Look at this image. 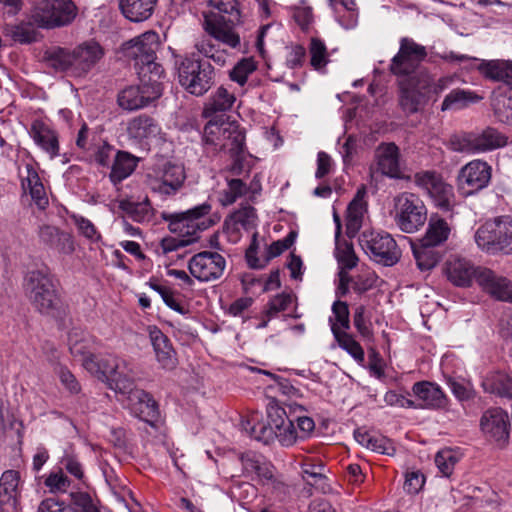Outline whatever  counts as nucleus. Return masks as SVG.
Returning a JSON list of instances; mask_svg holds the SVG:
<instances>
[{
    "label": "nucleus",
    "mask_w": 512,
    "mask_h": 512,
    "mask_svg": "<svg viewBox=\"0 0 512 512\" xmlns=\"http://www.w3.org/2000/svg\"><path fill=\"white\" fill-rule=\"evenodd\" d=\"M149 337L158 363L166 370H173L178 360L170 339L156 326L149 327Z\"/></svg>",
    "instance_id": "412c9836"
},
{
    "label": "nucleus",
    "mask_w": 512,
    "mask_h": 512,
    "mask_svg": "<svg viewBox=\"0 0 512 512\" xmlns=\"http://www.w3.org/2000/svg\"><path fill=\"white\" fill-rule=\"evenodd\" d=\"M366 307L359 305L355 308L353 315V324L358 333L364 338H370L372 331L370 328V322L365 318Z\"/></svg>",
    "instance_id": "774afa93"
},
{
    "label": "nucleus",
    "mask_w": 512,
    "mask_h": 512,
    "mask_svg": "<svg viewBox=\"0 0 512 512\" xmlns=\"http://www.w3.org/2000/svg\"><path fill=\"white\" fill-rule=\"evenodd\" d=\"M196 50L203 56L212 59L217 65L226 64L227 53L225 50L218 49L209 38H203L195 44Z\"/></svg>",
    "instance_id": "3c124183"
},
{
    "label": "nucleus",
    "mask_w": 512,
    "mask_h": 512,
    "mask_svg": "<svg viewBox=\"0 0 512 512\" xmlns=\"http://www.w3.org/2000/svg\"><path fill=\"white\" fill-rule=\"evenodd\" d=\"M453 82V76H443L435 80L423 68L415 75L398 79V104L406 115L415 114L425 107L429 99H436Z\"/></svg>",
    "instance_id": "f257e3e1"
},
{
    "label": "nucleus",
    "mask_w": 512,
    "mask_h": 512,
    "mask_svg": "<svg viewBox=\"0 0 512 512\" xmlns=\"http://www.w3.org/2000/svg\"><path fill=\"white\" fill-rule=\"evenodd\" d=\"M202 139L214 151L225 150L232 156L243 153L245 147L244 132L236 122L229 121L223 115L206 123Z\"/></svg>",
    "instance_id": "39448f33"
},
{
    "label": "nucleus",
    "mask_w": 512,
    "mask_h": 512,
    "mask_svg": "<svg viewBox=\"0 0 512 512\" xmlns=\"http://www.w3.org/2000/svg\"><path fill=\"white\" fill-rule=\"evenodd\" d=\"M226 260L217 253L203 251L195 254L188 263L190 274L201 282L219 279L225 270Z\"/></svg>",
    "instance_id": "2eb2a0df"
},
{
    "label": "nucleus",
    "mask_w": 512,
    "mask_h": 512,
    "mask_svg": "<svg viewBox=\"0 0 512 512\" xmlns=\"http://www.w3.org/2000/svg\"><path fill=\"white\" fill-rule=\"evenodd\" d=\"M34 24H30L29 19L26 23L15 26L12 30V37L20 43H31L36 40L37 32Z\"/></svg>",
    "instance_id": "0e129e2a"
},
{
    "label": "nucleus",
    "mask_w": 512,
    "mask_h": 512,
    "mask_svg": "<svg viewBox=\"0 0 512 512\" xmlns=\"http://www.w3.org/2000/svg\"><path fill=\"white\" fill-rule=\"evenodd\" d=\"M481 268L474 266L465 259H452L446 263V274L448 279L456 286L468 287L473 278L477 280L478 271Z\"/></svg>",
    "instance_id": "393cba45"
},
{
    "label": "nucleus",
    "mask_w": 512,
    "mask_h": 512,
    "mask_svg": "<svg viewBox=\"0 0 512 512\" xmlns=\"http://www.w3.org/2000/svg\"><path fill=\"white\" fill-rule=\"evenodd\" d=\"M377 169L391 178H402L399 164V148L394 143H381L375 149Z\"/></svg>",
    "instance_id": "4be33fe9"
},
{
    "label": "nucleus",
    "mask_w": 512,
    "mask_h": 512,
    "mask_svg": "<svg viewBox=\"0 0 512 512\" xmlns=\"http://www.w3.org/2000/svg\"><path fill=\"white\" fill-rule=\"evenodd\" d=\"M256 70V63L252 58H244L230 71L231 80L243 86L248 76Z\"/></svg>",
    "instance_id": "6e6d98bb"
},
{
    "label": "nucleus",
    "mask_w": 512,
    "mask_h": 512,
    "mask_svg": "<svg viewBox=\"0 0 512 512\" xmlns=\"http://www.w3.org/2000/svg\"><path fill=\"white\" fill-rule=\"evenodd\" d=\"M478 247L490 254H512V222L495 218L481 225L475 233Z\"/></svg>",
    "instance_id": "0eeeda50"
},
{
    "label": "nucleus",
    "mask_w": 512,
    "mask_h": 512,
    "mask_svg": "<svg viewBox=\"0 0 512 512\" xmlns=\"http://www.w3.org/2000/svg\"><path fill=\"white\" fill-rule=\"evenodd\" d=\"M256 218V210L254 207L250 205L241 206L230 216V219L235 224H240L242 227L246 229L255 226Z\"/></svg>",
    "instance_id": "bf43d9fd"
},
{
    "label": "nucleus",
    "mask_w": 512,
    "mask_h": 512,
    "mask_svg": "<svg viewBox=\"0 0 512 512\" xmlns=\"http://www.w3.org/2000/svg\"><path fill=\"white\" fill-rule=\"evenodd\" d=\"M30 24H34L38 28L52 29L53 19L51 14L50 2H42L34 6L28 15Z\"/></svg>",
    "instance_id": "de8ad7c7"
},
{
    "label": "nucleus",
    "mask_w": 512,
    "mask_h": 512,
    "mask_svg": "<svg viewBox=\"0 0 512 512\" xmlns=\"http://www.w3.org/2000/svg\"><path fill=\"white\" fill-rule=\"evenodd\" d=\"M310 53V64L311 66L319 70L328 63V53L324 42L318 38H312L309 46Z\"/></svg>",
    "instance_id": "5fc2aeb1"
},
{
    "label": "nucleus",
    "mask_w": 512,
    "mask_h": 512,
    "mask_svg": "<svg viewBox=\"0 0 512 512\" xmlns=\"http://www.w3.org/2000/svg\"><path fill=\"white\" fill-rule=\"evenodd\" d=\"M332 312L335 315L336 323L340 330L346 331L350 328L349 308L344 301L337 300L332 305Z\"/></svg>",
    "instance_id": "69168bd1"
},
{
    "label": "nucleus",
    "mask_w": 512,
    "mask_h": 512,
    "mask_svg": "<svg viewBox=\"0 0 512 512\" xmlns=\"http://www.w3.org/2000/svg\"><path fill=\"white\" fill-rule=\"evenodd\" d=\"M414 394L423 402L421 407L442 409L447 405V398L439 386L430 382H417L412 388Z\"/></svg>",
    "instance_id": "bb28decb"
},
{
    "label": "nucleus",
    "mask_w": 512,
    "mask_h": 512,
    "mask_svg": "<svg viewBox=\"0 0 512 512\" xmlns=\"http://www.w3.org/2000/svg\"><path fill=\"white\" fill-rule=\"evenodd\" d=\"M359 243L370 258L385 266L396 264L401 257L396 241L389 234L364 231L359 237Z\"/></svg>",
    "instance_id": "9b49d317"
},
{
    "label": "nucleus",
    "mask_w": 512,
    "mask_h": 512,
    "mask_svg": "<svg viewBox=\"0 0 512 512\" xmlns=\"http://www.w3.org/2000/svg\"><path fill=\"white\" fill-rule=\"evenodd\" d=\"M427 57L426 48L413 39L404 37L400 40L398 53L392 58L390 71L400 78L417 74L421 63Z\"/></svg>",
    "instance_id": "f8f14e48"
},
{
    "label": "nucleus",
    "mask_w": 512,
    "mask_h": 512,
    "mask_svg": "<svg viewBox=\"0 0 512 512\" xmlns=\"http://www.w3.org/2000/svg\"><path fill=\"white\" fill-rule=\"evenodd\" d=\"M158 125L155 120L148 115H139L129 121L128 134L138 140L147 139L158 133Z\"/></svg>",
    "instance_id": "e433bc0d"
},
{
    "label": "nucleus",
    "mask_w": 512,
    "mask_h": 512,
    "mask_svg": "<svg viewBox=\"0 0 512 512\" xmlns=\"http://www.w3.org/2000/svg\"><path fill=\"white\" fill-rule=\"evenodd\" d=\"M235 100L236 98L233 93L229 92L224 87H219L205 105L203 115L205 117H211L217 112H225L231 109Z\"/></svg>",
    "instance_id": "4c0bfd02"
},
{
    "label": "nucleus",
    "mask_w": 512,
    "mask_h": 512,
    "mask_svg": "<svg viewBox=\"0 0 512 512\" xmlns=\"http://www.w3.org/2000/svg\"><path fill=\"white\" fill-rule=\"evenodd\" d=\"M416 264L421 271H428L434 268L439 262L440 256L434 250V246L425 245L422 241L412 245Z\"/></svg>",
    "instance_id": "79ce46f5"
},
{
    "label": "nucleus",
    "mask_w": 512,
    "mask_h": 512,
    "mask_svg": "<svg viewBox=\"0 0 512 512\" xmlns=\"http://www.w3.org/2000/svg\"><path fill=\"white\" fill-rule=\"evenodd\" d=\"M138 159L126 151H117L111 165L109 179L113 185L120 184L128 178L137 166Z\"/></svg>",
    "instance_id": "2f4dec72"
},
{
    "label": "nucleus",
    "mask_w": 512,
    "mask_h": 512,
    "mask_svg": "<svg viewBox=\"0 0 512 512\" xmlns=\"http://www.w3.org/2000/svg\"><path fill=\"white\" fill-rule=\"evenodd\" d=\"M415 184L424 189L436 206L444 211L451 210L454 202L452 185L446 183L435 171H421L414 175Z\"/></svg>",
    "instance_id": "4468645a"
},
{
    "label": "nucleus",
    "mask_w": 512,
    "mask_h": 512,
    "mask_svg": "<svg viewBox=\"0 0 512 512\" xmlns=\"http://www.w3.org/2000/svg\"><path fill=\"white\" fill-rule=\"evenodd\" d=\"M268 423L274 432H277L284 426L290 418L285 408L275 403H270L267 407Z\"/></svg>",
    "instance_id": "13d9d810"
},
{
    "label": "nucleus",
    "mask_w": 512,
    "mask_h": 512,
    "mask_svg": "<svg viewBox=\"0 0 512 512\" xmlns=\"http://www.w3.org/2000/svg\"><path fill=\"white\" fill-rule=\"evenodd\" d=\"M483 433L499 445L507 443L510 434V420L506 411L496 407L486 410L480 420Z\"/></svg>",
    "instance_id": "f3484780"
},
{
    "label": "nucleus",
    "mask_w": 512,
    "mask_h": 512,
    "mask_svg": "<svg viewBox=\"0 0 512 512\" xmlns=\"http://www.w3.org/2000/svg\"><path fill=\"white\" fill-rule=\"evenodd\" d=\"M30 135L34 142L49 154L50 158L59 155L58 134L49 126L41 121H34L31 125Z\"/></svg>",
    "instance_id": "a878e982"
},
{
    "label": "nucleus",
    "mask_w": 512,
    "mask_h": 512,
    "mask_svg": "<svg viewBox=\"0 0 512 512\" xmlns=\"http://www.w3.org/2000/svg\"><path fill=\"white\" fill-rule=\"evenodd\" d=\"M492 107L501 121L512 120V87H499L494 91Z\"/></svg>",
    "instance_id": "ea45409f"
},
{
    "label": "nucleus",
    "mask_w": 512,
    "mask_h": 512,
    "mask_svg": "<svg viewBox=\"0 0 512 512\" xmlns=\"http://www.w3.org/2000/svg\"><path fill=\"white\" fill-rule=\"evenodd\" d=\"M458 461L459 457L452 449H442L435 456V464L439 472L445 477L452 474Z\"/></svg>",
    "instance_id": "864d4df0"
},
{
    "label": "nucleus",
    "mask_w": 512,
    "mask_h": 512,
    "mask_svg": "<svg viewBox=\"0 0 512 512\" xmlns=\"http://www.w3.org/2000/svg\"><path fill=\"white\" fill-rule=\"evenodd\" d=\"M335 253L341 268L350 270L354 268L358 263V258L354 252L352 244L350 243H337Z\"/></svg>",
    "instance_id": "4d7b16f0"
},
{
    "label": "nucleus",
    "mask_w": 512,
    "mask_h": 512,
    "mask_svg": "<svg viewBox=\"0 0 512 512\" xmlns=\"http://www.w3.org/2000/svg\"><path fill=\"white\" fill-rule=\"evenodd\" d=\"M451 232L449 224L438 216H432L429 220L425 235L420 239L425 245L438 246L444 243Z\"/></svg>",
    "instance_id": "473e14b6"
},
{
    "label": "nucleus",
    "mask_w": 512,
    "mask_h": 512,
    "mask_svg": "<svg viewBox=\"0 0 512 512\" xmlns=\"http://www.w3.org/2000/svg\"><path fill=\"white\" fill-rule=\"evenodd\" d=\"M72 220L79 233L91 242H98L101 239V234L89 219L80 215H73Z\"/></svg>",
    "instance_id": "052dcab7"
},
{
    "label": "nucleus",
    "mask_w": 512,
    "mask_h": 512,
    "mask_svg": "<svg viewBox=\"0 0 512 512\" xmlns=\"http://www.w3.org/2000/svg\"><path fill=\"white\" fill-rule=\"evenodd\" d=\"M184 167L171 162L156 165L146 175V185L162 198L176 195L184 186Z\"/></svg>",
    "instance_id": "6e6552de"
},
{
    "label": "nucleus",
    "mask_w": 512,
    "mask_h": 512,
    "mask_svg": "<svg viewBox=\"0 0 512 512\" xmlns=\"http://www.w3.org/2000/svg\"><path fill=\"white\" fill-rule=\"evenodd\" d=\"M134 373L133 369L130 367L129 362L127 361V369L121 368L114 377L110 380V387L115 391L122 394L132 395L136 389H134Z\"/></svg>",
    "instance_id": "49530a36"
},
{
    "label": "nucleus",
    "mask_w": 512,
    "mask_h": 512,
    "mask_svg": "<svg viewBox=\"0 0 512 512\" xmlns=\"http://www.w3.org/2000/svg\"><path fill=\"white\" fill-rule=\"evenodd\" d=\"M103 47L94 40L85 41L69 50L57 47L45 56L47 66L56 72H64L72 77L86 76L103 58Z\"/></svg>",
    "instance_id": "f03ea898"
},
{
    "label": "nucleus",
    "mask_w": 512,
    "mask_h": 512,
    "mask_svg": "<svg viewBox=\"0 0 512 512\" xmlns=\"http://www.w3.org/2000/svg\"><path fill=\"white\" fill-rule=\"evenodd\" d=\"M236 23H230L226 16L218 14H204L203 28L209 36L231 48L240 45V36L234 30Z\"/></svg>",
    "instance_id": "a211bd4d"
},
{
    "label": "nucleus",
    "mask_w": 512,
    "mask_h": 512,
    "mask_svg": "<svg viewBox=\"0 0 512 512\" xmlns=\"http://www.w3.org/2000/svg\"><path fill=\"white\" fill-rule=\"evenodd\" d=\"M19 481L17 471L7 470L0 478V510L1 512H17L19 505Z\"/></svg>",
    "instance_id": "aec40b11"
},
{
    "label": "nucleus",
    "mask_w": 512,
    "mask_h": 512,
    "mask_svg": "<svg viewBox=\"0 0 512 512\" xmlns=\"http://www.w3.org/2000/svg\"><path fill=\"white\" fill-rule=\"evenodd\" d=\"M469 147L474 153H483L501 148L507 144V138L496 129L487 127L478 134H472Z\"/></svg>",
    "instance_id": "7c9ffc66"
},
{
    "label": "nucleus",
    "mask_w": 512,
    "mask_h": 512,
    "mask_svg": "<svg viewBox=\"0 0 512 512\" xmlns=\"http://www.w3.org/2000/svg\"><path fill=\"white\" fill-rule=\"evenodd\" d=\"M241 460L245 472L254 473L259 478L267 480L273 477L271 466L268 463L260 460L259 458L255 456L245 455L242 456Z\"/></svg>",
    "instance_id": "8fccbe9b"
},
{
    "label": "nucleus",
    "mask_w": 512,
    "mask_h": 512,
    "mask_svg": "<svg viewBox=\"0 0 512 512\" xmlns=\"http://www.w3.org/2000/svg\"><path fill=\"white\" fill-rule=\"evenodd\" d=\"M331 330L338 345L350 354L355 361L362 364L365 359L364 350L354 337L346 331L340 330L337 325H332Z\"/></svg>",
    "instance_id": "a19ab883"
},
{
    "label": "nucleus",
    "mask_w": 512,
    "mask_h": 512,
    "mask_svg": "<svg viewBox=\"0 0 512 512\" xmlns=\"http://www.w3.org/2000/svg\"><path fill=\"white\" fill-rule=\"evenodd\" d=\"M243 428L245 431L249 432L251 437L264 444H269L275 439L276 434L269 423L256 421L254 416L243 423Z\"/></svg>",
    "instance_id": "c03bdc74"
},
{
    "label": "nucleus",
    "mask_w": 512,
    "mask_h": 512,
    "mask_svg": "<svg viewBox=\"0 0 512 512\" xmlns=\"http://www.w3.org/2000/svg\"><path fill=\"white\" fill-rule=\"evenodd\" d=\"M132 411L143 421L153 423L159 417L156 401L144 390L137 389L129 396Z\"/></svg>",
    "instance_id": "b1692460"
},
{
    "label": "nucleus",
    "mask_w": 512,
    "mask_h": 512,
    "mask_svg": "<svg viewBox=\"0 0 512 512\" xmlns=\"http://www.w3.org/2000/svg\"><path fill=\"white\" fill-rule=\"evenodd\" d=\"M478 71L488 80L502 82L510 87L512 84V61L482 60Z\"/></svg>",
    "instance_id": "cd10ccee"
},
{
    "label": "nucleus",
    "mask_w": 512,
    "mask_h": 512,
    "mask_svg": "<svg viewBox=\"0 0 512 512\" xmlns=\"http://www.w3.org/2000/svg\"><path fill=\"white\" fill-rule=\"evenodd\" d=\"M395 222L406 233H414L427 219L423 201L415 194L404 192L394 198Z\"/></svg>",
    "instance_id": "9d476101"
},
{
    "label": "nucleus",
    "mask_w": 512,
    "mask_h": 512,
    "mask_svg": "<svg viewBox=\"0 0 512 512\" xmlns=\"http://www.w3.org/2000/svg\"><path fill=\"white\" fill-rule=\"evenodd\" d=\"M53 27L67 26L77 16V6L72 0H53L50 2Z\"/></svg>",
    "instance_id": "72a5a7b5"
},
{
    "label": "nucleus",
    "mask_w": 512,
    "mask_h": 512,
    "mask_svg": "<svg viewBox=\"0 0 512 512\" xmlns=\"http://www.w3.org/2000/svg\"><path fill=\"white\" fill-rule=\"evenodd\" d=\"M208 4L217 10V12H210L209 14L226 16V20L230 23H238L240 21L237 0H209Z\"/></svg>",
    "instance_id": "09e8293b"
},
{
    "label": "nucleus",
    "mask_w": 512,
    "mask_h": 512,
    "mask_svg": "<svg viewBox=\"0 0 512 512\" xmlns=\"http://www.w3.org/2000/svg\"><path fill=\"white\" fill-rule=\"evenodd\" d=\"M76 512H99L89 494L85 492L71 493V505Z\"/></svg>",
    "instance_id": "e2e57ef3"
},
{
    "label": "nucleus",
    "mask_w": 512,
    "mask_h": 512,
    "mask_svg": "<svg viewBox=\"0 0 512 512\" xmlns=\"http://www.w3.org/2000/svg\"><path fill=\"white\" fill-rule=\"evenodd\" d=\"M485 391L512 399V377L501 372L490 374L483 381Z\"/></svg>",
    "instance_id": "58836bf2"
},
{
    "label": "nucleus",
    "mask_w": 512,
    "mask_h": 512,
    "mask_svg": "<svg viewBox=\"0 0 512 512\" xmlns=\"http://www.w3.org/2000/svg\"><path fill=\"white\" fill-rule=\"evenodd\" d=\"M366 195V188L365 186H361V188L358 189L355 197L351 201V203L348 206V215H347V231L355 233L361 223V218L363 214V199Z\"/></svg>",
    "instance_id": "37998d69"
},
{
    "label": "nucleus",
    "mask_w": 512,
    "mask_h": 512,
    "mask_svg": "<svg viewBox=\"0 0 512 512\" xmlns=\"http://www.w3.org/2000/svg\"><path fill=\"white\" fill-rule=\"evenodd\" d=\"M477 283L491 297L500 301L512 302V282L507 278L484 268L478 271Z\"/></svg>",
    "instance_id": "6ab92c4d"
},
{
    "label": "nucleus",
    "mask_w": 512,
    "mask_h": 512,
    "mask_svg": "<svg viewBox=\"0 0 512 512\" xmlns=\"http://www.w3.org/2000/svg\"><path fill=\"white\" fill-rule=\"evenodd\" d=\"M211 209V204L204 202L183 212H162L161 218L168 223V229L171 233L185 238L182 245H190L199 239L201 231L218 222L219 217L204 219L211 212Z\"/></svg>",
    "instance_id": "20e7f679"
},
{
    "label": "nucleus",
    "mask_w": 512,
    "mask_h": 512,
    "mask_svg": "<svg viewBox=\"0 0 512 512\" xmlns=\"http://www.w3.org/2000/svg\"><path fill=\"white\" fill-rule=\"evenodd\" d=\"M26 172L27 175L22 179L24 192H29L32 201L40 210L46 209L49 200L37 171L31 164H27Z\"/></svg>",
    "instance_id": "c756f323"
},
{
    "label": "nucleus",
    "mask_w": 512,
    "mask_h": 512,
    "mask_svg": "<svg viewBox=\"0 0 512 512\" xmlns=\"http://www.w3.org/2000/svg\"><path fill=\"white\" fill-rule=\"evenodd\" d=\"M162 84L152 79L151 82L143 80L140 85L129 86L123 89L117 97L119 106L127 111H134L148 106L162 95Z\"/></svg>",
    "instance_id": "ddd939ff"
},
{
    "label": "nucleus",
    "mask_w": 512,
    "mask_h": 512,
    "mask_svg": "<svg viewBox=\"0 0 512 512\" xmlns=\"http://www.w3.org/2000/svg\"><path fill=\"white\" fill-rule=\"evenodd\" d=\"M178 80L190 94L201 96L212 86L214 69L208 62H203L195 55L181 57L176 61Z\"/></svg>",
    "instance_id": "423d86ee"
},
{
    "label": "nucleus",
    "mask_w": 512,
    "mask_h": 512,
    "mask_svg": "<svg viewBox=\"0 0 512 512\" xmlns=\"http://www.w3.org/2000/svg\"><path fill=\"white\" fill-rule=\"evenodd\" d=\"M159 47L158 35L155 32H146L123 44L126 57L135 61V66L146 64L151 67L156 59V50Z\"/></svg>",
    "instance_id": "dca6fc26"
},
{
    "label": "nucleus",
    "mask_w": 512,
    "mask_h": 512,
    "mask_svg": "<svg viewBox=\"0 0 512 512\" xmlns=\"http://www.w3.org/2000/svg\"><path fill=\"white\" fill-rule=\"evenodd\" d=\"M480 100L481 97L473 91L459 88L453 89L445 96L441 104V111L460 110L466 108L472 103H477Z\"/></svg>",
    "instance_id": "f704fd0d"
},
{
    "label": "nucleus",
    "mask_w": 512,
    "mask_h": 512,
    "mask_svg": "<svg viewBox=\"0 0 512 512\" xmlns=\"http://www.w3.org/2000/svg\"><path fill=\"white\" fill-rule=\"evenodd\" d=\"M83 366L89 372L110 382L114 374L121 368L127 369V361L114 355H105L99 359H96L95 356H88L84 358Z\"/></svg>",
    "instance_id": "5701e85b"
},
{
    "label": "nucleus",
    "mask_w": 512,
    "mask_h": 512,
    "mask_svg": "<svg viewBox=\"0 0 512 512\" xmlns=\"http://www.w3.org/2000/svg\"><path fill=\"white\" fill-rule=\"evenodd\" d=\"M425 476L419 470L407 471L405 474L404 490L409 494H417L424 486Z\"/></svg>",
    "instance_id": "338daca9"
},
{
    "label": "nucleus",
    "mask_w": 512,
    "mask_h": 512,
    "mask_svg": "<svg viewBox=\"0 0 512 512\" xmlns=\"http://www.w3.org/2000/svg\"><path fill=\"white\" fill-rule=\"evenodd\" d=\"M25 296L33 308L42 315L59 317L64 304L53 277L42 270L29 271L23 283Z\"/></svg>",
    "instance_id": "7ed1b4c3"
},
{
    "label": "nucleus",
    "mask_w": 512,
    "mask_h": 512,
    "mask_svg": "<svg viewBox=\"0 0 512 512\" xmlns=\"http://www.w3.org/2000/svg\"><path fill=\"white\" fill-rule=\"evenodd\" d=\"M249 188L241 179H231L228 181V187L222 192L220 202L223 206H229L236 200L247 194Z\"/></svg>",
    "instance_id": "603ef678"
},
{
    "label": "nucleus",
    "mask_w": 512,
    "mask_h": 512,
    "mask_svg": "<svg viewBox=\"0 0 512 512\" xmlns=\"http://www.w3.org/2000/svg\"><path fill=\"white\" fill-rule=\"evenodd\" d=\"M296 301L297 296L293 292L279 293L268 301L264 315L269 318H275L280 312L286 311Z\"/></svg>",
    "instance_id": "a18cd8bd"
},
{
    "label": "nucleus",
    "mask_w": 512,
    "mask_h": 512,
    "mask_svg": "<svg viewBox=\"0 0 512 512\" xmlns=\"http://www.w3.org/2000/svg\"><path fill=\"white\" fill-rule=\"evenodd\" d=\"M493 168L483 159H473L463 165L456 175V187L460 195L469 197L488 188Z\"/></svg>",
    "instance_id": "1a4fd4ad"
},
{
    "label": "nucleus",
    "mask_w": 512,
    "mask_h": 512,
    "mask_svg": "<svg viewBox=\"0 0 512 512\" xmlns=\"http://www.w3.org/2000/svg\"><path fill=\"white\" fill-rule=\"evenodd\" d=\"M119 209L135 222L148 223L153 219V208L148 198L142 202L121 200Z\"/></svg>",
    "instance_id": "c9c22d12"
},
{
    "label": "nucleus",
    "mask_w": 512,
    "mask_h": 512,
    "mask_svg": "<svg viewBox=\"0 0 512 512\" xmlns=\"http://www.w3.org/2000/svg\"><path fill=\"white\" fill-rule=\"evenodd\" d=\"M156 3L157 0H119V8L126 19L138 23L153 15Z\"/></svg>",
    "instance_id": "c85d7f7f"
},
{
    "label": "nucleus",
    "mask_w": 512,
    "mask_h": 512,
    "mask_svg": "<svg viewBox=\"0 0 512 512\" xmlns=\"http://www.w3.org/2000/svg\"><path fill=\"white\" fill-rule=\"evenodd\" d=\"M323 471L324 465L321 462L318 464L304 463L302 465L303 479L311 486L320 484L326 479Z\"/></svg>",
    "instance_id": "680f3d73"
}]
</instances>
